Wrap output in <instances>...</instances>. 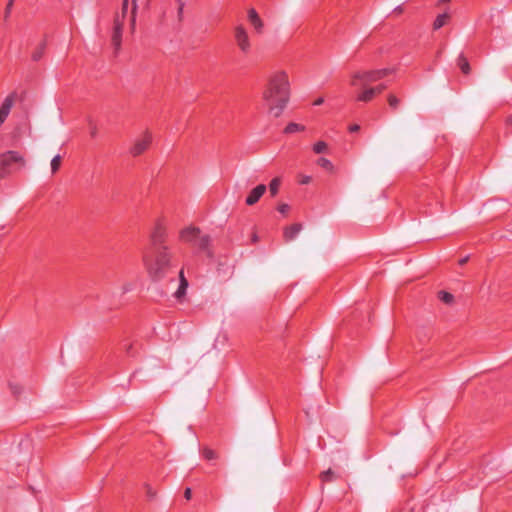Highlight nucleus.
I'll list each match as a JSON object with an SVG mask.
<instances>
[{"label":"nucleus","instance_id":"nucleus-1","mask_svg":"<svg viewBox=\"0 0 512 512\" xmlns=\"http://www.w3.org/2000/svg\"><path fill=\"white\" fill-rule=\"evenodd\" d=\"M290 98L288 75L284 71L272 74L262 92V99L269 113L277 118L284 111Z\"/></svg>","mask_w":512,"mask_h":512},{"label":"nucleus","instance_id":"nucleus-2","mask_svg":"<svg viewBox=\"0 0 512 512\" xmlns=\"http://www.w3.org/2000/svg\"><path fill=\"white\" fill-rule=\"evenodd\" d=\"M142 261L148 275L153 280H160L173 266V253L167 245H159L151 252H145Z\"/></svg>","mask_w":512,"mask_h":512},{"label":"nucleus","instance_id":"nucleus-3","mask_svg":"<svg viewBox=\"0 0 512 512\" xmlns=\"http://www.w3.org/2000/svg\"><path fill=\"white\" fill-rule=\"evenodd\" d=\"M374 79L370 70H358L352 73L350 85L356 90V100L370 102L376 96V90L372 89Z\"/></svg>","mask_w":512,"mask_h":512},{"label":"nucleus","instance_id":"nucleus-4","mask_svg":"<svg viewBox=\"0 0 512 512\" xmlns=\"http://www.w3.org/2000/svg\"><path fill=\"white\" fill-rule=\"evenodd\" d=\"M26 165L25 158L16 151L9 150L0 154V180L11 174L14 168Z\"/></svg>","mask_w":512,"mask_h":512},{"label":"nucleus","instance_id":"nucleus-5","mask_svg":"<svg viewBox=\"0 0 512 512\" xmlns=\"http://www.w3.org/2000/svg\"><path fill=\"white\" fill-rule=\"evenodd\" d=\"M129 0L122 1L121 16L117 14L114 18V31L112 36V42L117 50L121 47L122 31L124 26V18L127 15Z\"/></svg>","mask_w":512,"mask_h":512},{"label":"nucleus","instance_id":"nucleus-6","mask_svg":"<svg viewBox=\"0 0 512 512\" xmlns=\"http://www.w3.org/2000/svg\"><path fill=\"white\" fill-rule=\"evenodd\" d=\"M234 40L238 49L247 54L251 50V40L248 30L243 24H238L233 29Z\"/></svg>","mask_w":512,"mask_h":512},{"label":"nucleus","instance_id":"nucleus-7","mask_svg":"<svg viewBox=\"0 0 512 512\" xmlns=\"http://www.w3.org/2000/svg\"><path fill=\"white\" fill-rule=\"evenodd\" d=\"M152 142V133L148 130H146L142 135L137 137L131 148L130 153L132 156L137 157L144 153L150 146Z\"/></svg>","mask_w":512,"mask_h":512},{"label":"nucleus","instance_id":"nucleus-8","mask_svg":"<svg viewBox=\"0 0 512 512\" xmlns=\"http://www.w3.org/2000/svg\"><path fill=\"white\" fill-rule=\"evenodd\" d=\"M247 18L256 34H262L264 30V21L258 14L255 8L251 7L247 9Z\"/></svg>","mask_w":512,"mask_h":512},{"label":"nucleus","instance_id":"nucleus-9","mask_svg":"<svg viewBox=\"0 0 512 512\" xmlns=\"http://www.w3.org/2000/svg\"><path fill=\"white\" fill-rule=\"evenodd\" d=\"M16 100V93L9 94L0 107V126L5 122Z\"/></svg>","mask_w":512,"mask_h":512},{"label":"nucleus","instance_id":"nucleus-10","mask_svg":"<svg viewBox=\"0 0 512 512\" xmlns=\"http://www.w3.org/2000/svg\"><path fill=\"white\" fill-rule=\"evenodd\" d=\"M302 225L300 223H294L284 228L283 237L286 243L294 241L302 231Z\"/></svg>","mask_w":512,"mask_h":512},{"label":"nucleus","instance_id":"nucleus-11","mask_svg":"<svg viewBox=\"0 0 512 512\" xmlns=\"http://www.w3.org/2000/svg\"><path fill=\"white\" fill-rule=\"evenodd\" d=\"M266 192V186L264 184H260L251 190L249 195L246 198V204L249 206L254 205L258 202V200L263 196Z\"/></svg>","mask_w":512,"mask_h":512},{"label":"nucleus","instance_id":"nucleus-12","mask_svg":"<svg viewBox=\"0 0 512 512\" xmlns=\"http://www.w3.org/2000/svg\"><path fill=\"white\" fill-rule=\"evenodd\" d=\"M200 230L197 227H187L181 230L180 238L185 242H196L199 237Z\"/></svg>","mask_w":512,"mask_h":512},{"label":"nucleus","instance_id":"nucleus-13","mask_svg":"<svg viewBox=\"0 0 512 512\" xmlns=\"http://www.w3.org/2000/svg\"><path fill=\"white\" fill-rule=\"evenodd\" d=\"M165 236V231L161 226H157L151 236L153 248L158 247L159 245H165L163 243V239Z\"/></svg>","mask_w":512,"mask_h":512},{"label":"nucleus","instance_id":"nucleus-14","mask_svg":"<svg viewBox=\"0 0 512 512\" xmlns=\"http://www.w3.org/2000/svg\"><path fill=\"white\" fill-rule=\"evenodd\" d=\"M450 19H451V14L447 11L439 14L433 23V29L438 30V29L442 28L449 22Z\"/></svg>","mask_w":512,"mask_h":512},{"label":"nucleus","instance_id":"nucleus-15","mask_svg":"<svg viewBox=\"0 0 512 512\" xmlns=\"http://www.w3.org/2000/svg\"><path fill=\"white\" fill-rule=\"evenodd\" d=\"M179 278H180V285H179V288L177 289V291L175 292V296L177 298L183 297L185 295L186 289L188 287V281L184 277L183 270L180 271Z\"/></svg>","mask_w":512,"mask_h":512},{"label":"nucleus","instance_id":"nucleus-16","mask_svg":"<svg viewBox=\"0 0 512 512\" xmlns=\"http://www.w3.org/2000/svg\"><path fill=\"white\" fill-rule=\"evenodd\" d=\"M370 72H371V75H372L374 81H377V80H380L383 77L387 76L388 74L392 73L393 70L385 68V69L370 70Z\"/></svg>","mask_w":512,"mask_h":512},{"label":"nucleus","instance_id":"nucleus-17","mask_svg":"<svg viewBox=\"0 0 512 512\" xmlns=\"http://www.w3.org/2000/svg\"><path fill=\"white\" fill-rule=\"evenodd\" d=\"M202 455L203 458L207 461H212L218 458V453L209 447H204L202 449Z\"/></svg>","mask_w":512,"mask_h":512},{"label":"nucleus","instance_id":"nucleus-18","mask_svg":"<svg viewBox=\"0 0 512 512\" xmlns=\"http://www.w3.org/2000/svg\"><path fill=\"white\" fill-rule=\"evenodd\" d=\"M458 65L464 74L470 73L471 68H470L469 62L463 55H460L458 57Z\"/></svg>","mask_w":512,"mask_h":512},{"label":"nucleus","instance_id":"nucleus-19","mask_svg":"<svg viewBox=\"0 0 512 512\" xmlns=\"http://www.w3.org/2000/svg\"><path fill=\"white\" fill-rule=\"evenodd\" d=\"M317 164L320 167H322V168H324V169H326V170H328L330 172H334V170H335V167H334L333 163L329 159H327V158H324V157L319 158L317 160Z\"/></svg>","mask_w":512,"mask_h":512},{"label":"nucleus","instance_id":"nucleus-20","mask_svg":"<svg viewBox=\"0 0 512 512\" xmlns=\"http://www.w3.org/2000/svg\"><path fill=\"white\" fill-rule=\"evenodd\" d=\"M137 8V0H132V9L130 15V26L132 32L135 30Z\"/></svg>","mask_w":512,"mask_h":512},{"label":"nucleus","instance_id":"nucleus-21","mask_svg":"<svg viewBox=\"0 0 512 512\" xmlns=\"http://www.w3.org/2000/svg\"><path fill=\"white\" fill-rule=\"evenodd\" d=\"M313 151L316 154H324L328 152V144L324 141H318L313 145Z\"/></svg>","mask_w":512,"mask_h":512},{"label":"nucleus","instance_id":"nucleus-22","mask_svg":"<svg viewBox=\"0 0 512 512\" xmlns=\"http://www.w3.org/2000/svg\"><path fill=\"white\" fill-rule=\"evenodd\" d=\"M209 240L210 239L208 235H201L200 233L195 243L199 246L200 249H206L209 244Z\"/></svg>","mask_w":512,"mask_h":512},{"label":"nucleus","instance_id":"nucleus-23","mask_svg":"<svg viewBox=\"0 0 512 512\" xmlns=\"http://www.w3.org/2000/svg\"><path fill=\"white\" fill-rule=\"evenodd\" d=\"M305 127L303 125L297 124V123H290L285 128L286 133H293L297 131H303Z\"/></svg>","mask_w":512,"mask_h":512},{"label":"nucleus","instance_id":"nucleus-24","mask_svg":"<svg viewBox=\"0 0 512 512\" xmlns=\"http://www.w3.org/2000/svg\"><path fill=\"white\" fill-rule=\"evenodd\" d=\"M279 186H280V178H274L271 180L270 185H269V190L273 196L278 193Z\"/></svg>","mask_w":512,"mask_h":512},{"label":"nucleus","instance_id":"nucleus-25","mask_svg":"<svg viewBox=\"0 0 512 512\" xmlns=\"http://www.w3.org/2000/svg\"><path fill=\"white\" fill-rule=\"evenodd\" d=\"M439 298L446 304H451L454 300L453 295L446 291L439 292Z\"/></svg>","mask_w":512,"mask_h":512},{"label":"nucleus","instance_id":"nucleus-26","mask_svg":"<svg viewBox=\"0 0 512 512\" xmlns=\"http://www.w3.org/2000/svg\"><path fill=\"white\" fill-rule=\"evenodd\" d=\"M61 161H62V158L60 155H56L55 157H53V159L51 160V171L52 173H55L58 171L60 165H61Z\"/></svg>","mask_w":512,"mask_h":512},{"label":"nucleus","instance_id":"nucleus-27","mask_svg":"<svg viewBox=\"0 0 512 512\" xmlns=\"http://www.w3.org/2000/svg\"><path fill=\"white\" fill-rule=\"evenodd\" d=\"M387 100L389 106L393 109H396L400 104V99L394 94H389Z\"/></svg>","mask_w":512,"mask_h":512},{"label":"nucleus","instance_id":"nucleus-28","mask_svg":"<svg viewBox=\"0 0 512 512\" xmlns=\"http://www.w3.org/2000/svg\"><path fill=\"white\" fill-rule=\"evenodd\" d=\"M44 53V44H41L33 53H32V59L34 61H38L41 59Z\"/></svg>","mask_w":512,"mask_h":512},{"label":"nucleus","instance_id":"nucleus-29","mask_svg":"<svg viewBox=\"0 0 512 512\" xmlns=\"http://www.w3.org/2000/svg\"><path fill=\"white\" fill-rule=\"evenodd\" d=\"M145 490H146L147 497L149 499H153L156 496V493H157L156 490H153V488L151 487V485L149 483L145 484Z\"/></svg>","mask_w":512,"mask_h":512},{"label":"nucleus","instance_id":"nucleus-30","mask_svg":"<svg viewBox=\"0 0 512 512\" xmlns=\"http://www.w3.org/2000/svg\"><path fill=\"white\" fill-rule=\"evenodd\" d=\"M322 474L325 477H335V478L342 477V475H340L338 472H336L335 470H333L331 468L327 469Z\"/></svg>","mask_w":512,"mask_h":512},{"label":"nucleus","instance_id":"nucleus-31","mask_svg":"<svg viewBox=\"0 0 512 512\" xmlns=\"http://www.w3.org/2000/svg\"><path fill=\"white\" fill-rule=\"evenodd\" d=\"M177 3H178V18H179V20H182L185 2H184V0H177Z\"/></svg>","mask_w":512,"mask_h":512},{"label":"nucleus","instance_id":"nucleus-32","mask_svg":"<svg viewBox=\"0 0 512 512\" xmlns=\"http://www.w3.org/2000/svg\"><path fill=\"white\" fill-rule=\"evenodd\" d=\"M13 2H14V0H9L8 1V4H7L6 9H5V18H7L9 16L11 8L13 6Z\"/></svg>","mask_w":512,"mask_h":512},{"label":"nucleus","instance_id":"nucleus-33","mask_svg":"<svg viewBox=\"0 0 512 512\" xmlns=\"http://www.w3.org/2000/svg\"><path fill=\"white\" fill-rule=\"evenodd\" d=\"M312 181L311 176L308 175H302L300 179L301 184H309Z\"/></svg>","mask_w":512,"mask_h":512},{"label":"nucleus","instance_id":"nucleus-34","mask_svg":"<svg viewBox=\"0 0 512 512\" xmlns=\"http://www.w3.org/2000/svg\"><path fill=\"white\" fill-rule=\"evenodd\" d=\"M278 210L280 213L285 214L289 210V206H288V204L283 203V204L279 205Z\"/></svg>","mask_w":512,"mask_h":512},{"label":"nucleus","instance_id":"nucleus-35","mask_svg":"<svg viewBox=\"0 0 512 512\" xmlns=\"http://www.w3.org/2000/svg\"><path fill=\"white\" fill-rule=\"evenodd\" d=\"M386 88L385 85L381 84L378 86H372V89L376 90V95L381 93Z\"/></svg>","mask_w":512,"mask_h":512},{"label":"nucleus","instance_id":"nucleus-36","mask_svg":"<svg viewBox=\"0 0 512 512\" xmlns=\"http://www.w3.org/2000/svg\"><path fill=\"white\" fill-rule=\"evenodd\" d=\"M191 493H192L191 488H189V487H188V488H186V489H185V492H184V497H185L187 500H189V499L191 498Z\"/></svg>","mask_w":512,"mask_h":512},{"label":"nucleus","instance_id":"nucleus-37","mask_svg":"<svg viewBox=\"0 0 512 512\" xmlns=\"http://www.w3.org/2000/svg\"><path fill=\"white\" fill-rule=\"evenodd\" d=\"M349 130H350L351 132H357V131H359V130H360V126H359L358 124L351 125V126L349 127Z\"/></svg>","mask_w":512,"mask_h":512},{"label":"nucleus","instance_id":"nucleus-38","mask_svg":"<svg viewBox=\"0 0 512 512\" xmlns=\"http://www.w3.org/2000/svg\"><path fill=\"white\" fill-rule=\"evenodd\" d=\"M451 0H439L437 6H441L443 4L449 3Z\"/></svg>","mask_w":512,"mask_h":512},{"label":"nucleus","instance_id":"nucleus-39","mask_svg":"<svg viewBox=\"0 0 512 512\" xmlns=\"http://www.w3.org/2000/svg\"><path fill=\"white\" fill-rule=\"evenodd\" d=\"M323 102V98H318L317 100H315L314 105H321Z\"/></svg>","mask_w":512,"mask_h":512},{"label":"nucleus","instance_id":"nucleus-40","mask_svg":"<svg viewBox=\"0 0 512 512\" xmlns=\"http://www.w3.org/2000/svg\"><path fill=\"white\" fill-rule=\"evenodd\" d=\"M467 261H468V258H467V257H465V258H463V259H461V260L459 261V264H460V265H464Z\"/></svg>","mask_w":512,"mask_h":512},{"label":"nucleus","instance_id":"nucleus-41","mask_svg":"<svg viewBox=\"0 0 512 512\" xmlns=\"http://www.w3.org/2000/svg\"><path fill=\"white\" fill-rule=\"evenodd\" d=\"M96 132H97L96 128H93L92 131H91V135L93 137L96 136Z\"/></svg>","mask_w":512,"mask_h":512},{"label":"nucleus","instance_id":"nucleus-42","mask_svg":"<svg viewBox=\"0 0 512 512\" xmlns=\"http://www.w3.org/2000/svg\"><path fill=\"white\" fill-rule=\"evenodd\" d=\"M252 240H253L254 242H256V241L258 240L257 235H254Z\"/></svg>","mask_w":512,"mask_h":512}]
</instances>
